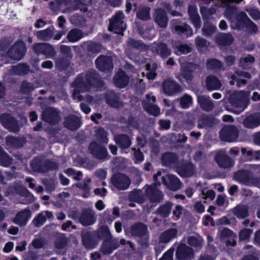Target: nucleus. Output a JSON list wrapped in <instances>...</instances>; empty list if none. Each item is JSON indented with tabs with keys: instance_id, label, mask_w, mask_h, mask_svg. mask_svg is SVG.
Instances as JSON below:
<instances>
[{
	"instance_id": "nucleus-1",
	"label": "nucleus",
	"mask_w": 260,
	"mask_h": 260,
	"mask_svg": "<svg viewBox=\"0 0 260 260\" xmlns=\"http://www.w3.org/2000/svg\"><path fill=\"white\" fill-rule=\"evenodd\" d=\"M229 97L230 102L232 106L233 112L239 114L247 106L249 102V93L244 91L229 92L226 97Z\"/></svg>"
},
{
	"instance_id": "nucleus-2",
	"label": "nucleus",
	"mask_w": 260,
	"mask_h": 260,
	"mask_svg": "<svg viewBox=\"0 0 260 260\" xmlns=\"http://www.w3.org/2000/svg\"><path fill=\"white\" fill-rule=\"evenodd\" d=\"M91 78L88 74L79 76L73 83L74 87L73 98L79 101L82 100L84 95L81 94L90 88Z\"/></svg>"
},
{
	"instance_id": "nucleus-3",
	"label": "nucleus",
	"mask_w": 260,
	"mask_h": 260,
	"mask_svg": "<svg viewBox=\"0 0 260 260\" xmlns=\"http://www.w3.org/2000/svg\"><path fill=\"white\" fill-rule=\"evenodd\" d=\"M226 15L231 21L232 27L238 28L243 24H245L252 31H255L257 30L256 26L247 17L244 13L241 12L237 16H231L227 13Z\"/></svg>"
},
{
	"instance_id": "nucleus-4",
	"label": "nucleus",
	"mask_w": 260,
	"mask_h": 260,
	"mask_svg": "<svg viewBox=\"0 0 260 260\" xmlns=\"http://www.w3.org/2000/svg\"><path fill=\"white\" fill-rule=\"evenodd\" d=\"M161 175V172L158 171L153 176L154 184L152 186H145L146 194L152 202H158L161 199V193L156 188L157 185L160 184L158 177Z\"/></svg>"
},
{
	"instance_id": "nucleus-5",
	"label": "nucleus",
	"mask_w": 260,
	"mask_h": 260,
	"mask_svg": "<svg viewBox=\"0 0 260 260\" xmlns=\"http://www.w3.org/2000/svg\"><path fill=\"white\" fill-rule=\"evenodd\" d=\"M123 17V14L122 12L117 13L110 21L109 30L116 34H122L126 28V25L122 20Z\"/></svg>"
},
{
	"instance_id": "nucleus-6",
	"label": "nucleus",
	"mask_w": 260,
	"mask_h": 260,
	"mask_svg": "<svg viewBox=\"0 0 260 260\" xmlns=\"http://www.w3.org/2000/svg\"><path fill=\"white\" fill-rule=\"evenodd\" d=\"M238 136V131L234 126H225L221 129L220 132V137L222 140L224 141H234L237 139Z\"/></svg>"
},
{
	"instance_id": "nucleus-7",
	"label": "nucleus",
	"mask_w": 260,
	"mask_h": 260,
	"mask_svg": "<svg viewBox=\"0 0 260 260\" xmlns=\"http://www.w3.org/2000/svg\"><path fill=\"white\" fill-rule=\"evenodd\" d=\"M215 159L218 166L221 168H230L234 164L233 159L228 156L223 150H221L217 153Z\"/></svg>"
},
{
	"instance_id": "nucleus-8",
	"label": "nucleus",
	"mask_w": 260,
	"mask_h": 260,
	"mask_svg": "<svg viewBox=\"0 0 260 260\" xmlns=\"http://www.w3.org/2000/svg\"><path fill=\"white\" fill-rule=\"evenodd\" d=\"M26 51L25 44L21 41L15 43L9 51V55L16 60H20Z\"/></svg>"
},
{
	"instance_id": "nucleus-9",
	"label": "nucleus",
	"mask_w": 260,
	"mask_h": 260,
	"mask_svg": "<svg viewBox=\"0 0 260 260\" xmlns=\"http://www.w3.org/2000/svg\"><path fill=\"white\" fill-rule=\"evenodd\" d=\"M156 98L154 95H146V99L143 102L145 110L150 114L156 116L160 114V109L152 104L155 103Z\"/></svg>"
},
{
	"instance_id": "nucleus-10",
	"label": "nucleus",
	"mask_w": 260,
	"mask_h": 260,
	"mask_svg": "<svg viewBox=\"0 0 260 260\" xmlns=\"http://www.w3.org/2000/svg\"><path fill=\"white\" fill-rule=\"evenodd\" d=\"M113 184L119 189H125L129 186L131 181L129 179L123 174H115L112 178Z\"/></svg>"
},
{
	"instance_id": "nucleus-11",
	"label": "nucleus",
	"mask_w": 260,
	"mask_h": 260,
	"mask_svg": "<svg viewBox=\"0 0 260 260\" xmlns=\"http://www.w3.org/2000/svg\"><path fill=\"white\" fill-rule=\"evenodd\" d=\"M197 66L191 63H187L185 66H181V71L178 79L181 81L183 80L188 81L191 80L193 77V71L197 68Z\"/></svg>"
},
{
	"instance_id": "nucleus-12",
	"label": "nucleus",
	"mask_w": 260,
	"mask_h": 260,
	"mask_svg": "<svg viewBox=\"0 0 260 260\" xmlns=\"http://www.w3.org/2000/svg\"><path fill=\"white\" fill-rule=\"evenodd\" d=\"M89 150L90 153L98 159H104L108 156L106 149L94 142L90 144Z\"/></svg>"
},
{
	"instance_id": "nucleus-13",
	"label": "nucleus",
	"mask_w": 260,
	"mask_h": 260,
	"mask_svg": "<svg viewBox=\"0 0 260 260\" xmlns=\"http://www.w3.org/2000/svg\"><path fill=\"white\" fill-rule=\"evenodd\" d=\"M80 0H63L60 3V9L63 13H70L79 9Z\"/></svg>"
},
{
	"instance_id": "nucleus-14",
	"label": "nucleus",
	"mask_w": 260,
	"mask_h": 260,
	"mask_svg": "<svg viewBox=\"0 0 260 260\" xmlns=\"http://www.w3.org/2000/svg\"><path fill=\"white\" fill-rule=\"evenodd\" d=\"M162 183L169 189L172 190H176L180 188L181 183L179 180L175 176L168 175L165 177H160Z\"/></svg>"
},
{
	"instance_id": "nucleus-15",
	"label": "nucleus",
	"mask_w": 260,
	"mask_h": 260,
	"mask_svg": "<svg viewBox=\"0 0 260 260\" xmlns=\"http://www.w3.org/2000/svg\"><path fill=\"white\" fill-rule=\"evenodd\" d=\"M176 256L180 260H191L193 258L192 250L186 245L181 244L177 248Z\"/></svg>"
},
{
	"instance_id": "nucleus-16",
	"label": "nucleus",
	"mask_w": 260,
	"mask_h": 260,
	"mask_svg": "<svg viewBox=\"0 0 260 260\" xmlns=\"http://www.w3.org/2000/svg\"><path fill=\"white\" fill-rule=\"evenodd\" d=\"M113 58L111 56H101L95 61L97 68L101 71L109 70L113 68Z\"/></svg>"
},
{
	"instance_id": "nucleus-17",
	"label": "nucleus",
	"mask_w": 260,
	"mask_h": 260,
	"mask_svg": "<svg viewBox=\"0 0 260 260\" xmlns=\"http://www.w3.org/2000/svg\"><path fill=\"white\" fill-rule=\"evenodd\" d=\"M147 49L151 50L153 52L159 54L162 57H166L171 54L170 50L165 44L154 43L148 47Z\"/></svg>"
},
{
	"instance_id": "nucleus-18",
	"label": "nucleus",
	"mask_w": 260,
	"mask_h": 260,
	"mask_svg": "<svg viewBox=\"0 0 260 260\" xmlns=\"http://www.w3.org/2000/svg\"><path fill=\"white\" fill-rule=\"evenodd\" d=\"M42 116L44 120L51 123H55L59 120L58 112L52 108L45 109L43 112Z\"/></svg>"
},
{
	"instance_id": "nucleus-19",
	"label": "nucleus",
	"mask_w": 260,
	"mask_h": 260,
	"mask_svg": "<svg viewBox=\"0 0 260 260\" xmlns=\"http://www.w3.org/2000/svg\"><path fill=\"white\" fill-rule=\"evenodd\" d=\"M155 22L161 27H166L168 19L166 12L161 9L155 10L154 14Z\"/></svg>"
},
{
	"instance_id": "nucleus-20",
	"label": "nucleus",
	"mask_w": 260,
	"mask_h": 260,
	"mask_svg": "<svg viewBox=\"0 0 260 260\" xmlns=\"http://www.w3.org/2000/svg\"><path fill=\"white\" fill-rule=\"evenodd\" d=\"M245 127L253 128L260 125V114H254L246 117L243 121Z\"/></svg>"
},
{
	"instance_id": "nucleus-21",
	"label": "nucleus",
	"mask_w": 260,
	"mask_h": 260,
	"mask_svg": "<svg viewBox=\"0 0 260 260\" xmlns=\"http://www.w3.org/2000/svg\"><path fill=\"white\" fill-rule=\"evenodd\" d=\"M95 221L94 213L91 210L84 211L80 217V221L83 225H89L93 224Z\"/></svg>"
},
{
	"instance_id": "nucleus-22",
	"label": "nucleus",
	"mask_w": 260,
	"mask_h": 260,
	"mask_svg": "<svg viewBox=\"0 0 260 260\" xmlns=\"http://www.w3.org/2000/svg\"><path fill=\"white\" fill-rule=\"evenodd\" d=\"M129 78L122 71H119L115 76L114 82L119 88L125 87L128 83Z\"/></svg>"
},
{
	"instance_id": "nucleus-23",
	"label": "nucleus",
	"mask_w": 260,
	"mask_h": 260,
	"mask_svg": "<svg viewBox=\"0 0 260 260\" xmlns=\"http://www.w3.org/2000/svg\"><path fill=\"white\" fill-rule=\"evenodd\" d=\"M179 86L173 81L167 80L164 82L162 85L163 92L167 95H172L178 91Z\"/></svg>"
},
{
	"instance_id": "nucleus-24",
	"label": "nucleus",
	"mask_w": 260,
	"mask_h": 260,
	"mask_svg": "<svg viewBox=\"0 0 260 260\" xmlns=\"http://www.w3.org/2000/svg\"><path fill=\"white\" fill-rule=\"evenodd\" d=\"M31 216V212L28 209H25L19 212L14 219V222L20 225H25Z\"/></svg>"
},
{
	"instance_id": "nucleus-25",
	"label": "nucleus",
	"mask_w": 260,
	"mask_h": 260,
	"mask_svg": "<svg viewBox=\"0 0 260 260\" xmlns=\"http://www.w3.org/2000/svg\"><path fill=\"white\" fill-rule=\"evenodd\" d=\"M64 126L67 128L74 131L80 126V121L77 116L71 115L67 117L64 122Z\"/></svg>"
},
{
	"instance_id": "nucleus-26",
	"label": "nucleus",
	"mask_w": 260,
	"mask_h": 260,
	"mask_svg": "<svg viewBox=\"0 0 260 260\" xmlns=\"http://www.w3.org/2000/svg\"><path fill=\"white\" fill-rule=\"evenodd\" d=\"M188 13L194 27L197 28H200L201 25L200 18L197 13V8L193 5L190 6L188 7Z\"/></svg>"
},
{
	"instance_id": "nucleus-27",
	"label": "nucleus",
	"mask_w": 260,
	"mask_h": 260,
	"mask_svg": "<svg viewBox=\"0 0 260 260\" xmlns=\"http://www.w3.org/2000/svg\"><path fill=\"white\" fill-rule=\"evenodd\" d=\"M206 86L208 90H216L221 87V84L217 77L210 76L206 79Z\"/></svg>"
},
{
	"instance_id": "nucleus-28",
	"label": "nucleus",
	"mask_w": 260,
	"mask_h": 260,
	"mask_svg": "<svg viewBox=\"0 0 260 260\" xmlns=\"http://www.w3.org/2000/svg\"><path fill=\"white\" fill-rule=\"evenodd\" d=\"M198 100L200 106L203 110L209 111L213 109V104L209 96L199 95Z\"/></svg>"
},
{
	"instance_id": "nucleus-29",
	"label": "nucleus",
	"mask_w": 260,
	"mask_h": 260,
	"mask_svg": "<svg viewBox=\"0 0 260 260\" xmlns=\"http://www.w3.org/2000/svg\"><path fill=\"white\" fill-rule=\"evenodd\" d=\"M2 124L7 128L12 131H16L17 129L13 127L12 125L15 124V121L8 114H3L0 117Z\"/></svg>"
},
{
	"instance_id": "nucleus-30",
	"label": "nucleus",
	"mask_w": 260,
	"mask_h": 260,
	"mask_svg": "<svg viewBox=\"0 0 260 260\" xmlns=\"http://www.w3.org/2000/svg\"><path fill=\"white\" fill-rule=\"evenodd\" d=\"M52 216L50 211L42 212L34 219V223L36 226H40L45 222L47 218H51Z\"/></svg>"
},
{
	"instance_id": "nucleus-31",
	"label": "nucleus",
	"mask_w": 260,
	"mask_h": 260,
	"mask_svg": "<svg viewBox=\"0 0 260 260\" xmlns=\"http://www.w3.org/2000/svg\"><path fill=\"white\" fill-rule=\"evenodd\" d=\"M115 140L116 144L122 149L129 147L131 144L130 139L127 136L124 135L116 136Z\"/></svg>"
},
{
	"instance_id": "nucleus-32",
	"label": "nucleus",
	"mask_w": 260,
	"mask_h": 260,
	"mask_svg": "<svg viewBox=\"0 0 260 260\" xmlns=\"http://www.w3.org/2000/svg\"><path fill=\"white\" fill-rule=\"evenodd\" d=\"M129 199L131 202L141 204L144 202L145 198L141 190H135L130 193L129 195Z\"/></svg>"
},
{
	"instance_id": "nucleus-33",
	"label": "nucleus",
	"mask_w": 260,
	"mask_h": 260,
	"mask_svg": "<svg viewBox=\"0 0 260 260\" xmlns=\"http://www.w3.org/2000/svg\"><path fill=\"white\" fill-rule=\"evenodd\" d=\"M233 41V38L231 35L220 34L216 37V42L220 45L225 46L231 44Z\"/></svg>"
},
{
	"instance_id": "nucleus-34",
	"label": "nucleus",
	"mask_w": 260,
	"mask_h": 260,
	"mask_svg": "<svg viewBox=\"0 0 260 260\" xmlns=\"http://www.w3.org/2000/svg\"><path fill=\"white\" fill-rule=\"evenodd\" d=\"M236 74V75H233L231 77L232 80L230 81L231 85H234V80H236L237 82L238 86H239L241 84H244L246 83L245 80L242 79V77L246 78H249L250 77V75L247 73H242L240 74L239 73L237 72Z\"/></svg>"
},
{
	"instance_id": "nucleus-35",
	"label": "nucleus",
	"mask_w": 260,
	"mask_h": 260,
	"mask_svg": "<svg viewBox=\"0 0 260 260\" xmlns=\"http://www.w3.org/2000/svg\"><path fill=\"white\" fill-rule=\"evenodd\" d=\"M156 69L157 66L155 63H147L146 65V72L145 73H142V74H145L148 79H154L156 75Z\"/></svg>"
},
{
	"instance_id": "nucleus-36",
	"label": "nucleus",
	"mask_w": 260,
	"mask_h": 260,
	"mask_svg": "<svg viewBox=\"0 0 260 260\" xmlns=\"http://www.w3.org/2000/svg\"><path fill=\"white\" fill-rule=\"evenodd\" d=\"M177 234V231L175 229H171L164 232L160 236V240L162 242L167 243L175 238Z\"/></svg>"
},
{
	"instance_id": "nucleus-37",
	"label": "nucleus",
	"mask_w": 260,
	"mask_h": 260,
	"mask_svg": "<svg viewBox=\"0 0 260 260\" xmlns=\"http://www.w3.org/2000/svg\"><path fill=\"white\" fill-rule=\"evenodd\" d=\"M106 99L107 103L111 106L118 108L121 105L119 96L114 93H109L107 95Z\"/></svg>"
},
{
	"instance_id": "nucleus-38",
	"label": "nucleus",
	"mask_w": 260,
	"mask_h": 260,
	"mask_svg": "<svg viewBox=\"0 0 260 260\" xmlns=\"http://www.w3.org/2000/svg\"><path fill=\"white\" fill-rule=\"evenodd\" d=\"M233 213L238 218H245L248 215V207L246 205H239L234 208Z\"/></svg>"
},
{
	"instance_id": "nucleus-39",
	"label": "nucleus",
	"mask_w": 260,
	"mask_h": 260,
	"mask_svg": "<svg viewBox=\"0 0 260 260\" xmlns=\"http://www.w3.org/2000/svg\"><path fill=\"white\" fill-rule=\"evenodd\" d=\"M221 235L222 237H230L226 243L228 245L235 246L236 244V241L235 240L236 236L233 233V232L229 229H224L221 233Z\"/></svg>"
},
{
	"instance_id": "nucleus-40",
	"label": "nucleus",
	"mask_w": 260,
	"mask_h": 260,
	"mask_svg": "<svg viewBox=\"0 0 260 260\" xmlns=\"http://www.w3.org/2000/svg\"><path fill=\"white\" fill-rule=\"evenodd\" d=\"M147 226L142 223H138L132 227V232L134 235L141 236L146 233Z\"/></svg>"
},
{
	"instance_id": "nucleus-41",
	"label": "nucleus",
	"mask_w": 260,
	"mask_h": 260,
	"mask_svg": "<svg viewBox=\"0 0 260 260\" xmlns=\"http://www.w3.org/2000/svg\"><path fill=\"white\" fill-rule=\"evenodd\" d=\"M82 37V32L78 29H72L68 34V38L71 42H75Z\"/></svg>"
},
{
	"instance_id": "nucleus-42",
	"label": "nucleus",
	"mask_w": 260,
	"mask_h": 260,
	"mask_svg": "<svg viewBox=\"0 0 260 260\" xmlns=\"http://www.w3.org/2000/svg\"><path fill=\"white\" fill-rule=\"evenodd\" d=\"M150 11L148 7L142 8L137 12V17L142 20H148L150 18Z\"/></svg>"
},
{
	"instance_id": "nucleus-43",
	"label": "nucleus",
	"mask_w": 260,
	"mask_h": 260,
	"mask_svg": "<svg viewBox=\"0 0 260 260\" xmlns=\"http://www.w3.org/2000/svg\"><path fill=\"white\" fill-rule=\"evenodd\" d=\"M175 29L178 33H185L187 36H191L193 33L191 28L186 24L177 25Z\"/></svg>"
},
{
	"instance_id": "nucleus-44",
	"label": "nucleus",
	"mask_w": 260,
	"mask_h": 260,
	"mask_svg": "<svg viewBox=\"0 0 260 260\" xmlns=\"http://www.w3.org/2000/svg\"><path fill=\"white\" fill-rule=\"evenodd\" d=\"M202 242L201 237L198 235L189 237L188 239V244L196 247H200L202 244Z\"/></svg>"
},
{
	"instance_id": "nucleus-45",
	"label": "nucleus",
	"mask_w": 260,
	"mask_h": 260,
	"mask_svg": "<svg viewBox=\"0 0 260 260\" xmlns=\"http://www.w3.org/2000/svg\"><path fill=\"white\" fill-rule=\"evenodd\" d=\"M96 136L100 143H107V134L103 128H99L96 132Z\"/></svg>"
},
{
	"instance_id": "nucleus-46",
	"label": "nucleus",
	"mask_w": 260,
	"mask_h": 260,
	"mask_svg": "<svg viewBox=\"0 0 260 260\" xmlns=\"http://www.w3.org/2000/svg\"><path fill=\"white\" fill-rule=\"evenodd\" d=\"M192 104V98L189 95H184L180 99V106L185 109L189 107Z\"/></svg>"
},
{
	"instance_id": "nucleus-47",
	"label": "nucleus",
	"mask_w": 260,
	"mask_h": 260,
	"mask_svg": "<svg viewBox=\"0 0 260 260\" xmlns=\"http://www.w3.org/2000/svg\"><path fill=\"white\" fill-rule=\"evenodd\" d=\"M37 36L41 40H47L51 38L52 31L50 29H46L38 32Z\"/></svg>"
},
{
	"instance_id": "nucleus-48",
	"label": "nucleus",
	"mask_w": 260,
	"mask_h": 260,
	"mask_svg": "<svg viewBox=\"0 0 260 260\" xmlns=\"http://www.w3.org/2000/svg\"><path fill=\"white\" fill-rule=\"evenodd\" d=\"M216 26L210 24L209 22H206L203 28V32L204 35L209 36L212 35L215 30Z\"/></svg>"
},
{
	"instance_id": "nucleus-49",
	"label": "nucleus",
	"mask_w": 260,
	"mask_h": 260,
	"mask_svg": "<svg viewBox=\"0 0 260 260\" xmlns=\"http://www.w3.org/2000/svg\"><path fill=\"white\" fill-rule=\"evenodd\" d=\"M254 61V58L250 55L245 57L242 60L240 61V64L241 67L244 68H247L250 66V63Z\"/></svg>"
},
{
	"instance_id": "nucleus-50",
	"label": "nucleus",
	"mask_w": 260,
	"mask_h": 260,
	"mask_svg": "<svg viewBox=\"0 0 260 260\" xmlns=\"http://www.w3.org/2000/svg\"><path fill=\"white\" fill-rule=\"evenodd\" d=\"M220 67L221 62L217 59H210L207 62V67L209 69H218L220 68Z\"/></svg>"
},
{
	"instance_id": "nucleus-51",
	"label": "nucleus",
	"mask_w": 260,
	"mask_h": 260,
	"mask_svg": "<svg viewBox=\"0 0 260 260\" xmlns=\"http://www.w3.org/2000/svg\"><path fill=\"white\" fill-rule=\"evenodd\" d=\"M191 166L188 165L186 166L183 168H178L177 169V173L181 176L183 177H188L192 174V172L188 171L189 169H191Z\"/></svg>"
},
{
	"instance_id": "nucleus-52",
	"label": "nucleus",
	"mask_w": 260,
	"mask_h": 260,
	"mask_svg": "<svg viewBox=\"0 0 260 260\" xmlns=\"http://www.w3.org/2000/svg\"><path fill=\"white\" fill-rule=\"evenodd\" d=\"M171 208L172 204L170 203H167L159 208V212L163 216H166L170 213Z\"/></svg>"
},
{
	"instance_id": "nucleus-53",
	"label": "nucleus",
	"mask_w": 260,
	"mask_h": 260,
	"mask_svg": "<svg viewBox=\"0 0 260 260\" xmlns=\"http://www.w3.org/2000/svg\"><path fill=\"white\" fill-rule=\"evenodd\" d=\"M215 192L212 190H204L202 191V198L204 199H209L211 201L213 200L215 198Z\"/></svg>"
},
{
	"instance_id": "nucleus-54",
	"label": "nucleus",
	"mask_w": 260,
	"mask_h": 260,
	"mask_svg": "<svg viewBox=\"0 0 260 260\" xmlns=\"http://www.w3.org/2000/svg\"><path fill=\"white\" fill-rule=\"evenodd\" d=\"M191 50V48L186 45H181L178 47L176 53L178 55H181L183 54H187Z\"/></svg>"
},
{
	"instance_id": "nucleus-55",
	"label": "nucleus",
	"mask_w": 260,
	"mask_h": 260,
	"mask_svg": "<svg viewBox=\"0 0 260 260\" xmlns=\"http://www.w3.org/2000/svg\"><path fill=\"white\" fill-rule=\"evenodd\" d=\"M251 233V231L248 229L242 230L239 234V238L241 240H245L248 239L249 237L250 234Z\"/></svg>"
},
{
	"instance_id": "nucleus-56",
	"label": "nucleus",
	"mask_w": 260,
	"mask_h": 260,
	"mask_svg": "<svg viewBox=\"0 0 260 260\" xmlns=\"http://www.w3.org/2000/svg\"><path fill=\"white\" fill-rule=\"evenodd\" d=\"M133 150L134 151L136 162L139 163L142 161L144 160V156L142 153L139 150H137L135 149H133Z\"/></svg>"
},
{
	"instance_id": "nucleus-57",
	"label": "nucleus",
	"mask_w": 260,
	"mask_h": 260,
	"mask_svg": "<svg viewBox=\"0 0 260 260\" xmlns=\"http://www.w3.org/2000/svg\"><path fill=\"white\" fill-rule=\"evenodd\" d=\"M174 251V249H170L163 255L160 260H173V255Z\"/></svg>"
},
{
	"instance_id": "nucleus-58",
	"label": "nucleus",
	"mask_w": 260,
	"mask_h": 260,
	"mask_svg": "<svg viewBox=\"0 0 260 260\" xmlns=\"http://www.w3.org/2000/svg\"><path fill=\"white\" fill-rule=\"evenodd\" d=\"M173 155L170 153H167L162 156V161L163 164L167 165L173 160Z\"/></svg>"
},
{
	"instance_id": "nucleus-59",
	"label": "nucleus",
	"mask_w": 260,
	"mask_h": 260,
	"mask_svg": "<svg viewBox=\"0 0 260 260\" xmlns=\"http://www.w3.org/2000/svg\"><path fill=\"white\" fill-rule=\"evenodd\" d=\"M15 68L17 70L15 72L19 74L25 73L28 71V67L25 64H19Z\"/></svg>"
},
{
	"instance_id": "nucleus-60",
	"label": "nucleus",
	"mask_w": 260,
	"mask_h": 260,
	"mask_svg": "<svg viewBox=\"0 0 260 260\" xmlns=\"http://www.w3.org/2000/svg\"><path fill=\"white\" fill-rule=\"evenodd\" d=\"M184 210L180 205L176 206L175 209L173 211V214L177 219L180 217L181 215L183 213Z\"/></svg>"
},
{
	"instance_id": "nucleus-61",
	"label": "nucleus",
	"mask_w": 260,
	"mask_h": 260,
	"mask_svg": "<svg viewBox=\"0 0 260 260\" xmlns=\"http://www.w3.org/2000/svg\"><path fill=\"white\" fill-rule=\"evenodd\" d=\"M248 11L249 14L254 19H258L260 18V13L256 9H250V10H247Z\"/></svg>"
},
{
	"instance_id": "nucleus-62",
	"label": "nucleus",
	"mask_w": 260,
	"mask_h": 260,
	"mask_svg": "<svg viewBox=\"0 0 260 260\" xmlns=\"http://www.w3.org/2000/svg\"><path fill=\"white\" fill-rule=\"evenodd\" d=\"M196 43L197 46L200 49H201L202 48H203L206 46V41L205 39L199 37L196 39Z\"/></svg>"
},
{
	"instance_id": "nucleus-63",
	"label": "nucleus",
	"mask_w": 260,
	"mask_h": 260,
	"mask_svg": "<svg viewBox=\"0 0 260 260\" xmlns=\"http://www.w3.org/2000/svg\"><path fill=\"white\" fill-rule=\"evenodd\" d=\"M32 244L35 248H40L43 246V241L41 239H37L32 241Z\"/></svg>"
},
{
	"instance_id": "nucleus-64",
	"label": "nucleus",
	"mask_w": 260,
	"mask_h": 260,
	"mask_svg": "<svg viewBox=\"0 0 260 260\" xmlns=\"http://www.w3.org/2000/svg\"><path fill=\"white\" fill-rule=\"evenodd\" d=\"M159 123L161 129H167L170 127V121L169 120H161L159 121Z\"/></svg>"
}]
</instances>
